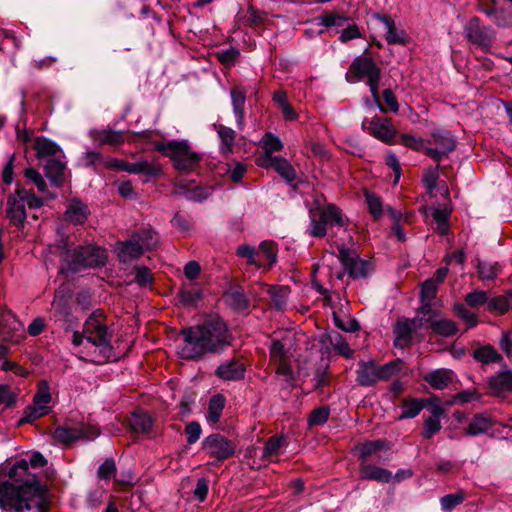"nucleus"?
Masks as SVG:
<instances>
[{"label":"nucleus","instance_id":"c9c22d12","mask_svg":"<svg viewBox=\"0 0 512 512\" xmlns=\"http://www.w3.org/2000/svg\"><path fill=\"white\" fill-rule=\"evenodd\" d=\"M415 321H400L396 324L394 333H395V345L405 346L407 345L412 337V327L414 326Z\"/></svg>","mask_w":512,"mask_h":512},{"label":"nucleus","instance_id":"412c9836","mask_svg":"<svg viewBox=\"0 0 512 512\" xmlns=\"http://www.w3.org/2000/svg\"><path fill=\"white\" fill-rule=\"evenodd\" d=\"M244 364L237 359H232L222 363L216 370V375L228 381L240 380L244 377Z\"/></svg>","mask_w":512,"mask_h":512},{"label":"nucleus","instance_id":"338daca9","mask_svg":"<svg viewBox=\"0 0 512 512\" xmlns=\"http://www.w3.org/2000/svg\"><path fill=\"white\" fill-rule=\"evenodd\" d=\"M180 301L185 305H193L201 300L202 292L200 289L183 290L179 294Z\"/></svg>","mask_w":512,"mask_h":512},{"label":"nucleus","instance_id":"2f4dec72","mask_svg":"<svg viewBox=\"0 0 512 512\" xmlns=\"http://www.w3.org/2000/svg\"><path fill=\"white\" fill-rule=\"evenodd\" d=\"M225 301L229 306L237 311L245 310L248 307V300L246 299L241 287H231L225 293Z\"/></svg>","mask_w":512,"mask_h":512},{"label":"nucleus","instance_id":"a18cd8bd","mask_svg":"<svg viewBox=\"0 0 512 512\" xmlns=\"http://www.w3.org/2000/svg\"><path fill=\"white\" fill-rule=\"evenodd\" d=\"M484 12L492 18V20L502 27H509L512 25V10L505 11L503 8L485 9Z\"/></svg>","mask_w":512,"mask_h":512},{"label":"nucleus","instance_id":"9b49d317","mask_svg":"<svg viewBox=\"0 0 512 512\" xmlns=\"http://www.w3.org/2000/svg\"><path fill=\"white\" fill-rule=\"evenodd\" d=\"M202 446L204 451L219 461L232 457L236 450L234 442L219 433L207 436L203 440Z\"/></svg>","mask_w":512,"mask_h":512},{"label":"nucleus","instance_id":"f8f14e48","mask_svg":"<svg viewBox=\"0 0 512 512\" xmlns=\"http://www.w3.org/2000/svg\"><path fill=\"white\" fill-rule=\"evenodd\" d=\"M465 35L468 40L483 49H489L494 41V31L482 25L478 18H472L464 29Z\"/></svg>","mask_w":512,"mask_h":512},{"label":"nucleus","instance_id":"603ef678","mask_svg":"<svg viewBox=\"0 0 512 512\" xmlns=\"http://www.w3.org/2000/svg\"><path fill=\"white\" fill-rule=\"evenodd\" d=\"M269 294L277 309H283L287 302L288 288L284 286H273L269 289Z\"/></svg>","mask_w":512,"mask_h":512},{"label":"nucleus","instance_id":"79ce46f5","mask_svg":"<svg viewBox=\"0 0 512 512\" xmlns=\"http://www.w3.org/2000/svg\"><path fill=\"white\" fill-rule=\"evenodd\" d=\"M479 277L482 280H490L496 277L499 272V266L497 262L491 261L488 258L479 259L478 264Z\"/></svg>","mask_w":512,"mask_h":512},{"label":"nucleus","instance_id":"bb28decb","mask_svg":"<svg viewBox=\"0 0 512 512\" xmlns=\"http://www.w3.org/2000/svg\"><path fill=\"white\" fill-rule=\"evenodd\" d=\"M493 426V420L485 415L477 414L469 421L465 433L469 436H477L488 432Z\"/></svg>","mask_w":512,"mask_h":512},{"label":"nucleus","instance_id":"5701e85b","mask_svg":"<svg viewBox=\"0 0 512 512\" xmlns=\"http://www.w3.org/2000/svg\"><path fill=\"white\" fill-rule=\"evenodd\" d=\"M233 112L236 119V124L239 130L244 129L245 125V115H244V105L246 101L245 91L239 87H234L230 92Z\"/></svg>","mask_w":512,"mask_h":512},{"label":"nucleus","instance_id":"3c124183","mask_svg":"<svg viewBox=\"0 0 512 512\" xmlns=\"http://www.w3.org/2000/svg\"><path fill=\"white\" fill-rule=\"evenodd\" d=\"M108 251L100 246H97L93 243H87L85 245L79 246L73 256H106Z\"/></svg>","mask_w":512,"mask_h":512},{"label":"nucleus","instance_id":"f257e3e1","mask_svg":"<svg viewBox=\"0 0 512 512\" xmlns=\"http://www.w3.org/2000/svg\"><path fill=\"white\" fill-rule=\"evenodd\" d=\"M183 336L184 343L179 353L187 360L199 358L207 352L223 350L229 345L227 326L218 318L183 330Z\"/></svg>","mask_w":512,"mask_h":512},{"label":"nucleus","instance_id":"e2e57ef3","mask_svg":"<svg viewBox=\"0 0 512 512\" xmlns=\"http://www.w3.org/2000/svg\"><path fill=\"white\" fill-rule=\"evenodd\" d=\"M439 178V165L428 168L423 176V182L428 192H432L437 184Z\"/></svg>","mask_w":512,"mask_h":512},{"label":"nucleus","instance_id":"49530a36","mask_svg":"<svg viewBox=\"0 0 512 512\" xmlns=\"http://www.w3.org/2000/svg\"><path fill=\"white\" fill-rule=\"evenodd\" d=\"M489 299L490 296L487 292L475 289L465 296V303L471 308H477L482 305H486V309L488 310Z\"/></svg>","mask_w":512,"mask_h":512},{"label":"nucleus","instance_id":"f3484780","mask_svg":"<svg viewBox=\"0 0 512 512\" xmlns=\"http://www.w3.org/2000/svg\"><path fill=\"white\" fill-rule=\"evenodd\" d=\"M344 271L353 278L366 277L372 270L373 264L364 258H338Z\"/></svg>","mask_w":512,"mask_h":512},{"label":"nucleus","instance_id":"6ab92c4d","mask_svg":"<svg viewBox=\"0 0 512 512\" xmlns=\"http://www.w3.org/2000/svg\"><path fill=\"white\" fill-rule=\"evenodd\" d=\"M378 19L383 24L385 32V39L390 45H406L408 43V35L402 29H398L393 20L382 14H376Z\"/></svg>","mask_w":512,"mask_h":512},{"label":"nucleus","instance_id":"5fc2aeb1","mask_svg":"<svg viewBox=\"0 0 512 512\" xmlns=\"http://www.w3.org/2000/svg\"><path fill=\"white\" fill-rule=\"evenodd\" d=\"M385 442L382 440L369 441L356 447L360 453V457L365 460L380 449L384 448Z\"/></svg>","mask_w":512,"mask_h":512},{"label":"nucleus","instance_id":"a211bd4d","mask_svg":"<svg viewBox=\"0 0 512 512\" xmlns=\"http://www.w3.org/2000/svg\"><path fill=\"white\" fill-rule=\"evenodd\" d=\"M90 139L102 146H120L125 142L124 132L114 129H91L88 132Z\"/></svg>","mask_w":512,"mask_h":512},{"label":"nucleus","instance_id":"0e129e2a","mask_svg":"<svg viewBox=\"0 0 512 512\" xmlns=\"http://www.w3.org/2000/svg\"><path fill=\"white\" fill-rule=\"evenodd\" d=\"M271 358L274 362L284 361L288 358V351L279 340H273L270 348Z\"/></svg>","mask_w":512,"mask_h":512},{"label":"nucleus","instance_id":"58836bf2","mask_svg":"<svg viewBox=\"0 0 512 512\" xmlns=\"http://www.w3.org/2000/svg\"><path fill=\"white\" fill-rule=\"evenodd\" d=\"M34 148L39 158L54 156L60 152V147L54 141L45 137H37L34 142Z\"/></svg>","mask_w":512,"mask_h":512},{"label":"nucleus","instance_id":"c03bdc74","mask_svg":"<svg viewBox=\"0 0 512 512\" xmlns=\"http://www.w3.org/2000/svg\"><path fill=\"white\" fill-rule=\"evenodd\" d=\"M261 146L265 150L263 157L272 156L274 152L281 151L283 143L280 138L272 133H266L261 139Z\"/></svg>","mask_w":512,"mask_h":512},{"label":"nucleus","instance_id":"aec40b11","mask_svg":"<svg viewBox=\"0 0 512 512\" xmlns=\"http://www.w3.org/2000/svg\"><path fill=\"white\" fill-rule=\"evenodd\" d=\"M90 214L88 206L79 199L69 201L66 211L65 220L73 225H82L88 219Z\"/></svg>","mask_w":512,"mask_h":512},{"label":"nucleus","instance_id":"a19ab883","mask_svg":"<svg viewBox=\"0 0 512 512\" xmlns=\"http://www.w3.org/2000/svg\"><path fill=\"white\" fill-rule=\"evenodd\" d=\"M217 133L221 140V151L231 153L236 138L235 131L230 127L219 125L217 126Z\"/></svg>","mask_w":512,"mask_h":512},{"label":"nucleus","instance_id":"4468645a","mask_svg":"<svg viewBox=\"0 0 512 512\" xmlns=\"http://www.w3.org/2000/svg\"><path fill=\"white\" fill-rule=\"evenodd\" d=\"M432 137L436 148L426 147L425 153L437 162L447 156L456 147V141L449 131L437 130L432 133Z\"/></svg>","mask_w":512,"mask_h":512},{"label":"nucleus","instance_id":"7ed1b4c3","mask_svg":"<svg viewBox=\"0 0 512 512\" xmlns=\"http://www.w3.org/2000/svg\"><path fill=\"white\" fill-rule=\"evenodd\" d=\"M101 314L93 313L85 321L83 331H75L72 337L74 346H80L85 338L99 350L98 361L107 360L112 355L111 338L112 332L107 325L101 322Z\"/></svg>","mask_w":512,"mask_h":512},{"label":"nucleus","instance_id":"a878e982","mask_svg":"<svg viewBox=\"0 0 512 512\" xmlns=\"http://www.w3.org/2000/svg\"><path fill=\"white\" fill-rule=\"evenodd\" d=\"M490 388L497 394L512 391V370L503 368L489 381Z\"/></svg>","mask_w":512,"mask_h":512},{"label":"nucleus","instance_id":"f03ea898","mask_svg":"<svg viewBox=\"0 0 512 512\" xmlns=\"http://www.w3.org/2000/svg\"><path fill=\"white\" fill-rule=\"evenodd\" d=\"M0 481V509L3 511L23 512L36 508L46 512L44 487L33 477L16 481Z\"/></svg>","mask_w":512,"mask_h":512},{"label":"nucleus","instance_id":"c756f323","mask_svg":"<svg viewBox=\"0 0 512 512\" xmlns=\"http://www.w3.org/2000/svg\"><path fill=\"white\" fill-rule=\"evenodd\" d=\"M512 309V290L503 295L490 297L488 302V312L503 315Z\"/></svg>","mask_w":512,"mask_h":512},{"label":"nucleus","instance_id":"4d7b16f0","mask_svg":"<svg viewBox=\"0 0 512 512\" xmlns=\"http://www.w3.org/2000/svg\"><path fill=\"white\" fill-rule=\"evenodd\" d=\"M17 392L7 384H0V406L12 407L15 405Z\"/></svg>","mask_w":512,"mask_h":512},{"label":"nucleus","instance_id":"680f3d73","mask_svg":"<svg viewBox=\"0 0 512 512\" xmlns=\"http://www.w3.org/2000/svg\"><path fill=\"white\" fill-rule=\"evenodd\" d=\"M441 428V420L428 417L424 421V430L422 432V436L426 439H430L436 435L441 430Z\"/></svg>","mask_w":512,"mask_h":512},{"label":"nucleus","instance_id":"ddd939ff","mask_svg":"<svg viewBox=\"0 0 512 512\" xmlns=\"http://www.w3.org/2000/svg\"><path fill=\"white\" fill-rule=\"evenodd\" d=\"M51 401V395L47 382H41L39 389L34 396L33 405L28 407L23 418L24 422H33L36 419L49 413L48 404Z\"/></svg>","mask_w":512,"mask_h":512},{"label":"nucleus","instance_id":"bf43d9fd","mask_svg":"<svg viewBox=\"0 0 512 512\" xmlns=\"http://www.w3.org/2000/svg\"><path fill=\"white\" fill-rule=\"evenodd\" d=\"M330 411L327 407H319L314 409L308 419L309 426H319L327 422Z\"/></svg>","mask_w":512,"mask_h":512},{"label":"nucleus","instance_id":"393cba45","mask_svg":"<svg viewBox=\"0 0 512 512\" xmlns=\"http://www.w3.org/2000/svg\"><path fill=\"white\" fill-rule=\"evenodd\" d=\"M258 253L264 254V256H276L277 245L274 241L264 240L260 243L258 250L254 246L246 244L237 248V256H256Z\"/></svg>","mask_w":512,"mask_h":512},{"label":"nucleus","instance_id":"37998d69","mask_svg":"<svg viewBox=\"0 0 512 512\" xmlns=\"http://www.w3.org/2000/svg\"><path fill=\"white\" fill-rule=\"evenodd\" d=\"M284 443V436L270 437L263 448V459H271L272 457L278 456L281 452Z\"/></svg>","mask_w":512,"mask_h":512},{"label":"nucleus","instance_id":"6e6d98bb","mask_svg":"<svg viewBox=\"0 0 512 512\" xmlns=\"http://www.w3.org/2000/svg\"><path fill=\"white\" fill-rule=\"evenodd\" d=\"M438 287L435 283V279H427L421 285L420 300L421 301H432L438 292Z\"/></svg>","mask_w":512,"mask_h":512},{"label":"nucleus","instance_id":"13d9d810","mask_svg":"<svg viewBox=\"0 0 512 512\" xmlns=\"http://www.w3.org/2000/svg\"><path fill=\"white\" fill-rule=\"evenodd\" d=\"M81 161L85 167H94L96 169L98 166L103 167L105 159L100 152L88 150L81 157Z\"/></svg>","mask_w":512,"mask_h":512},{"label":"nucleus","instance_id":"de8ad7c7","mask_svg":"<svg viewBox=\"0 0 512 512\" xmlns=\"http://www.w3.org/2000/svg\"><path fill=\"white\" fill-rule=\"evenodd\" d=\"M347 20V17L334 12H329L316 18L318 25L325 26L327 28L342 27Z\"/></svg>","mask_w":512,"mask_h":512},{"label":"nucleus","instance_id":"4be33fe9","mask_svg":"<svg viewBox=\"0 0 512 512\" xmlns=\"http://www.w3.org/2000/svg\"><path fill=\"white\" fill-rule=\"evenodd\" d=\"M94 258H64L60 264L59 272L65 278L73 277L75 274L82 273L88 266L92 265Z\"/></svg>","mask_w":512,"mask_h":512},{"label":"nucleus","instance_id":"8fccbe9b","mask_svg":"<svg viewBox=\"0 0 512 512\" xmlns=\"http://www.w3.org/2000/svg\"><path fill=\"white\" fill-rule=\"evenodd\" d=\"M465 500V494L462 491L453 494H447L440 498V505L443 511L449 512L460 505Z\"/></svg>","mask_w":512,"mask_h":512},{"label":"nucleus","instance_id":"7c9ffc66","mask_svg":"<svg viewBox=\"0 0 512 512\" xmlns=\"http://www.w3.org/2000/svg\"><path fill=\"white\" fill-rule=\"evenodd\" d=\"M225 407V397L221 394L212 396L209 400L208 411L206 419L211 424H216L220 421L223 409Z\"/></svg>","mask_w":512,"mask_h":512},{"label":"nucleus","instance_id":"9d476101","mask_svg":"<svg viewBox=\"0 0 512 512\" xmlns=\"http://www.w3.org/2000/svg\"><path fill=\"white\" fill-rule=\"evenodd\" d=\"M362 129L379 141L387 144L393 143L396 137V129L388 118L374 116L362 121Z\"/></svg>","mask_w":512,"mask_h":512},{"label":"nucleus","instance_id":"2eb2a0df","mask_svg":"<svg viewBox=\"0 0 512 512\" xmlns=\"http://www.w3.org/2000/svg\"><path fill=\"white\" fill-rule=\"evenodd\" d=\"M47 464V460L40 452H34L30 456L29 462L25 459H21L17 461L8 471V476L10 479H15L16 481L24 480L29 478L30 480L33 477L36 479L35 475L29 473V467L38 468L44 467Z\"/></svg>","mask_w":512,"mask_h":512},{"label":"nucleus","instance_id":"864d4df0","mask_svg":"<svg viewBox=\"0 0 512 512\" xmlns=\"http://www.w3.org/2000/svg\"><path fill=\"white\" fill-rule=\"evenodd\" d=\"M454 312L467 324L468 328H472L477 325L478 320L476 314L468 310L464 304H455Z\"/></svg>","mask_w":512,"mask_h":512},{"label":"nucleus","instance_id":"e433bc0d","mask_svg":"<svg viewBox=\"0 0 512 512\" xmlns=\"http://www.w3.org/2000/svg\"><path fill=\"white\" fill-rule=\"evenodd\" d=\"M65 164L56 159H51L45 166L46 176L50 179L52 184L60 186L63 182Z\"/></svg>","mask_w":512,"mask_h":512},{"label":"nucleus","instance_id":"6e6552de","mask_svg":"<svg viewBox=\"0 0 512 512\" xmlns=\"http://www.w3.org/2000/svg\"><path fill=\"white\" fill-rule=\"evenodd\" d=\"M158 243L157 233L145 229L135 233L129 240L117 244L118 256H138L152 251Z\"/></svg>","mask_w":512,"mask_h":512},{"label":"nucleus","instance_id":"052dcab7","mask_svg":"<svg viewBox=\"0 0 512 512\" xmlns=\"http://www.w3.org/2000/svg\"><path fill=\"white\" fill-rule=\"evenodd\" d=\"M400 369L399 362H391L383 366H376L378 381L388 380L395 375Z\"/></svg>","mask_w":512,"mask_h":512},{"label":"nucleus","instance_id":"423d86ee","mask_svg":"<svg viewBox=\"0 0 512 512\" xmlns=\"http://www.w3.org/2000/svg\"><path fill=\"white\" fill-rule=\"evenodd\" d=\"M346 78L352 83L366 78L372 96L378 101L380 69L371 58L364 56L356 57L350 65Z\"/></svg>","mask_w":512,"mask_h":512},{"label":"nucleus","instance_id":"b1692460","mask_svg":"<svg viewBox=\"0 0 512 512\" xmlns=\"http://www.w3.org/2000/svg\"><path fill=\"white\" fill-rule=\"evenodd\" d=\"M454 373L449 369H436L427 373L423 379L432 388L443 390L450 385L453 380Z\"/></svg>","mask_w":512,"mask_h":512},{"label":"nucleus","instance_id":"72a5a7b5","mask_svg":"<svg viewBox=\"0 0 512 512\" xmlns=\"http://www.w3.org/2000/svg\"><path fill=\"white\" fill-rule=\"evenodd\" d=\"M357 382L362 386H372L377 383L376 366L373 363H362L357 371Z\"/></svg>","mask_w":512,"mask_h":512},{"label":"nucleus","instance_id":"0eeeda50","mask_svg":"<svg viewBox=\"0 0 512 512\" xmlns=\"http://www.w3.org/2000/svg\"><path fill=\"white\" fill-rule=\"evenodd\" d=\"M328 226H345V218L342 215L341 210L333 204H329L320 209L317 213L311 214L308 234L312 237H323L327 233Z\"/></svg>","mask_w":512,"mask_h":512},{"label":"nucleus","instance_id":"ea45409f","mask_svg":"<svg viewBox=\"0 0 512 512\" xmlns=\"http://www.w3.org/2000/svg\"><path fill=\"white\" fill-rule=\"evenodd\" d=\"M431 329L434 333L443 337H450L457 333L456 323L447 318L433 320L431 322Z\"/></svg>","mask_w":512,"mask_h":512},{"label":"nucleus","instance_id":"774afa93","mask_svg":"<svg viewBox=\"0 0 512 512\" xmlns=\"http://www.w3.org/2000/svg\"><path fill=\"white\" fill-rule=\"evenodd\" d=\"M201 426L198 422L192 421L188 423L185 427V434L187 436L188 444L196 443L201 435Z\"/></svg>","mask_w":512,"mask_h":512},{"label":"nucleus","instance_id":"473e14b6","mask_svg":"<svg viewBox=\"0 0 512 512\" xmlns=\"http://www.w3.org/2000/svg\"><path fill=\"white\" fill-rule=\"evenodd\" d=\"M129 423L134 431L148 433L152 429L153 419L147 412L138 411L131 415Z\"/></svg>","mask_w":512,"mask_h":512},{"label":"nucleus","instance_id":"4c0bfd02","mask_svg":"<svg viewBox=\"0 0 512 512\" xmlns=\"http://www.w3.org/2000/svg\"><path fill=\"white\" fill-rule=\"evenodd\" d=\"M161 172V167L157 162H150L147 160H141L131 163L130 173L132 174H143L147 177H153Z\"/></svg>","mask_w":512,"mask_h":512},{"label":"nucleus","instance_id":"1a4fd4ad","mask_svg":"<svg viewBox=\"0 0 512 512\" xmlns=\"http://www.w3.org/2000/svg\"><path fill=\"white\" fill-rule=\"evenodd\" d=\"M100 435V431L93 425L82 424L75 427L61 426L53 432V438L57 442L68 445L78 440L92 441Z\"/></svg>","mask_w":512,"mask_h":512},{"label":"nucleus","instance_id":"c85d7f7f","mask_svg":"<svg viewBox=\"0 0 512 512\" xmlns=\"http://www.w3.org/2000/svg\"><path fill=\"white\" fill-rule=\"evenodd\" d=\"M429 404L428 400L418 398H406L402 402V412L399 419L415 418L421 410Z\"/></svg>","mask_w":512,"mask_h":512},{"label":"nucleus","instance_id":"39448f33","mask_svg":"<svg viewBox=\"0 0 512 512\" xmlns=\"http://www.w3.org/2000/svg\"><path fill=\"white\" fill-rule=\"evenodd\" d=\"M31 209L40 208L43 205L41 198H38L29 190L17 188L15 194L8 199L7 215L16 228H23L26 220L25 206Z\"/></svg>","mask_w":512,"mask_h":512},{"label":"nucleus","instance_id":"f704fd0d","mask_svg":"<svg viewBox=\"0 0 512 512\" xmlns=\"http://www.w3.org/2000/svg\"><path fill=\"white\" fill-rule=\"evenodd\" d=\"M473 357L483 364L498 363L503 360L502 355L499 354L497 350L490 345H484L475 349L473 352Z\"/></svg>","mask_w":512,"mask_h":512},{"label":"nucleus","instance_id":"69168bd1","mask_svg":"<svg viewBox=\"0 0 512 512\" xmlns=\"http://www.w3.org/2000/svg\"><path fill=\"white\" fill-rule=\"evenodd\" d=\"M116 473V464L115 461L111 458L106 459L98 469V476L101 479H110Z\"/></svg>","mask_w":512,"mask_h":512},{"label":"nucleus","instance_id":"20e7f679","mask_svg":"<svg viewBox=\"0 0 512 512\" xmlns=\"http://www.w3.org/2000/svg\"><path fill=\"white\" fill-rule=\"evenodd\" d=\"M157 151L168 157L174 168L181 172L193 171L201 162L202 156L194 151L187 140H170L157 143Z\"/></svg>","mask_w":512,"mask_h":512},{"label":"nucleus","instance_id":"dca6fc26","mask_svg":"<svg viewBox=\"0 0 512 512\" xmlns=\"http://www.w3.org/2000/svg\"><path fill=\"white\" fill-rule=\"evenodd\" d=\"M258 164L262 167H272L275 171L287 182H292L296 178V172L291 164L282 157L269 156L261 157L258 160Z\"/></svg>","mask_w":512,"mask_h":512},{"label":"nucleus","instance_id":"09e8293b","mask_svg":"<svg viewBox=\"0 0 512 512\" xmlns=\"http://www.w3.org/2000/svg\"><path fill=\"white\" fill-rule=\"evenodd\" d=\"M365 198L369 207V211L374 219H380L384 215V208L381 198L378 195L370 192H365Z\"/></svg>","mask_w":512,"mask_h":512},{"label":"nucleus","instance_id":"cd10ccee","mask_svg":"<svg viewBox=\"0 0 512 512\" xmlns=\"http://www.w3.org/2000/svg\"><path fill=\"white\" fill-rule=\"evenodd\" d=\"M360 472L363 478L381 483H388L392 479V473L389 470L372 464H361Z\"/></svg>","mask_w":512,"mask_h":512}]
</instances>
